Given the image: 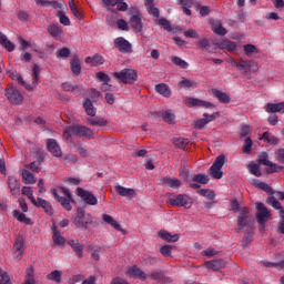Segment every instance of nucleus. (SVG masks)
<instances>
[{"instance_id":"nucleus-38","label":"nucleus","mask_w":284,"mask_h":284,"mask_svg":"<svg viewBox=\"0 0 284 284\" xmlns=\"http://www.w3.org/2000/svg\"><path fill=\"white\" fill-rule=\"evenodd\" d=\"M68 244L72 247L79 258L83 256V246L79 243V240H69Z\"/></svg>"},{"instance_id":"nucleus-46","label":"nucleus","mask_w":284,"mask_h":284,"mask_svg":"<svg viewBox=\"0 0 284 284\" xmlns=\"http://www.w3.org/2000/svg\"><path fill=\"white\" fill-rule=\"evenodd\" d=\"M247 170L250 172V174H253V176H261L262 173H261V163H255V162H251L248 165H247Z\"/></svg>"},{"instance_id":"nucleus-63","label":"nucleus","mask_w":284,"mask_h":284,"mask_svg":"<svg viewBox=\"0 0 284 284\" xmlns=\"http://www.w3.org/2000/svg\"><path fill=\"white\" fill-rule=\"evenodd\" d=\"M58 59H68L70 57V49L62 48L57 51Z\"/></svg>"},{"instance_id":"nucleus-44","label":"nucleus","mask_w":284,"mask_h":284,"mask_svg":"<svg viewBox=\"0 0 284 284\" xmlns=\"http://www.w3.org/2000/svg\"><path fill=\"white\" fill-rule=\"evenodd\" d=\"M179 88L190 89V88H199V83L194 80H189L185 78H181L179 81Z\"/></svg>"},{"instance_id":"nucleus-17","label":"nucleus","mask_w":284,"mask_h":284,"mask_svg":"<svg viewBox=\"0 0 284 284\" xmlns=\"http://www.w3.org/2000/svg\"><path fill=\"white\" fill-rule=\"evenodd\" d=\"M125 274L129 278H140V281H148V275L136 265L128 266Z\"/></svg>"},{"instance_id":"nucleus-19","label":"nucleus","mask_w":284,"mask_h":284,"mask_svg":"<svg viewBox=\"0 0 284 284\" xmlns=\"http://www.w3.org/2000/svg\"><path fill=\"white\" fill-rule=\"evenodd\" d=\"M47 148L52 153L53 156H63V152L61 151V146L54 139L47 140Z\"/></svg>"},{"instance_id":"nucleus-45","label":"nucleus","mask_w":284,"mask_h":284,"mask_svg":"<svg viewBox=\"0 0 284 284\" xmlns=\"http://www.w3.org/2000/svg\"><path fill=\"white\" fill-rule=\"evenodd\" d=\"M83 108H84L88 116H95L97 109H94V104H92V101H90V99L84 100Z\"/></svg>"},{"instance_id":"nucleus-15","label":"nucleus","mask_w":284,"mask_h":284,"mask_svg":"<svg viewBox=\"0 0 284 284\" xmlns=\"http://www.w3.org/2000/svg\"><path fill=\"white\" fill-rule=\"evenodd\" d=\"M203 116L204 118L199 119V120L195 121L194 126L197 130H203L207 123H212V121H215L216 119H219L221 116V113L220 112H215V113H213L211 115L207 114V113H204Z\"/></svg>"},{"instance_id":"nucleus-50","label":"nucleus","mask_w":284,"mask_h":284,"mask_svg":"<svg viewBox=\"0 0 284 284\" xmlns=\"http://www.w3.org/2000/svg\"><path fill=\"white\" fill-rule=\"evenodd\" d=\"M61 276L63 273L61 271H52L50 274L47 275V281H53L54 283H61Z\"/></svg>"},{"instance_id":"nucleus-64","label":"nucleus","mask_w":284,"mask_h":284,"mask_svg":"<svg viewBox=\"0 0 284 284\" xmlns=\"http://www.w3.org/2000/svg\"><path fill=\"white\" fill-rule=\"evenodd\" d=\"M275 159L280 163H284V149H280L275 151Z\"/></svg>"},{"instance_id":"nucleus-56","label":"nucleus","mask_w":284,"mask_h":284,"mask_svg":"<svg viewBox=\"0 0 284 284\" xmlns=\"http://www.w3.org/2000/svg\"><path fill=\"white\" fill-rule=\"evenodd\" d=\"M191 179L193 183H202L203 185L210 182V178H207L205 174H196L191 176Z\"/></svg>"},{"instance_id":"nucleus-14","label":"nucleus","mask_w":284,"mask_h":284,"mask_svg":"<svg viewBox=\"0 0 284 284\" xmlns=\"http://www.w3.org/2000/svg\"><path fill=\"white\" fill-rule=\"evenodd\" d=\"M75 194L88 205H97V203H99L97 196H94V194H92L90 191H85L84 189L78 187L75 190Z\"/></svg>"},{"instance_id":"nucleus-7","label":"nucleus","mask_w":284,"mask_h":284,"mask_svg":"<svg viewBox=\"0 0 284 284\" xmlns=\"http://www.w3.org/2000/svg\"><path fill=\"white\" fill-rule=\"evenodd\" d=\"M232 65L237 68V70H241L242 72H257L258 71V64L252 60L247 59H240V61L232 60Z\"/></svg>"},{"instance_id":"nucleus-47","label":"nucleus","mask_w":284,"mask_h":284,"mask_svg":"<svg viewBox=\"0 0 284 284\" xmlns=\"http://www.w3.org/2000/svg\"><path fill=\"white\" fill-rule=\"evenodd\" d=\"M105 60H103V57L101 55H94L92 58H87L85 59V62L89 63V65H93V67H97V65H103Z\"/></svg>"},{"instance_id":"nucleus-3","label":"nucleus","mask_w":284,"mask_h":284,"mask_svg":"<svg viewBox=\"0 0 284 284\" xmlns=\"http://www.w3.org/2000/svg\"><path fill=\"white\" fill-rule=\"evenodd\" d=\"M144 3L149 14H151L155 21H158V23L164 28V30L170 32V30H172V26L165 18L159 19V8L154 7V0H144Z\"/></svg>"},{"instance_id":"nucleus-34","label":"nucleus","mask_w":284,"mask_h":284,"mask_svg":"<svg viewBox=\"0 0 284 284\" xmlns=\"http://www.w3.org/2000/svg\"><path fill=\"white\" fill-rule=\"evenodd\" d=\"M178 3L182 7L184 14H186L187 17H192V11L190 10V8L194 6V0H178Z\"/></svg>"},{"instance_id":"nucleus-39","label":"nucleus","mask_w":284,"mask_h":284,"mask_svg":"<svg viewBox=\"0 0 284 284\" xmlns=\"http://www.w3.org/2000/svg\"><path fill=\"white\" fill-rule=\"evenodd\" d=\"M211 28L215 34H222V36L227 34V30L223 28V24L219 20H213L211 22Z\"/></svg>"},{"instance_id":"nucleus-60","label":"nucleus","mask_w":284,"mask_h":284,"mask_svg":"<svg viewBox=\"0 0 284 284\" xmlns=\"http://www.w3.org/2000/svg\"><path fill=\"white\" fill-rule=\"evenodd\" d=\"M252 138H246L242 146V152H244V154H250V152H252Z\"/></svg>"},{"instance_id":"nucleus-49","label":"nucleus","mask_w":284,"mask_h":284,"mask_svg":"<svg viewBox=\"0 0 284 284\" xmlns=\"http://www.w3.org/2000/svg\"><path fill=\"white\" fill-rule=\"evenodd\" d=\"M22 194L24 196H28V199L31 201V203H37V199L34 197V190H32V186H23L22 187Z\"/></svg>"},{"instance_id":"nucleus-4","label":"nucleus","mask_w":284,"mask_h":284,"mask_svg":"<svg viewBox=\"0 0 284 284\" xmlns=\"http://www.w3.org/2000/svg\"><path fill=\"white\" fill-rule=\"evenodd\" d=\"M112 75L114 79H118L120 83L132 84L136 79H139V74L134 69H123L119 72H113Z\"/></svg>"},{"instance_id":"nucleus-12","label":"nucleus","mask_w":284,"mask_h":284,"mask_svg":"<svg viewBox=\"0 0 284 284\" xmlns=\"http://www.w3.org/2000/svg\"><path fill=\"white\" fill-rule=\"evenodd\" d=\"M4 97L12 103V105H21L23 103V94L14 87H9L4 90Z\"/></svg>"},{"instance_id":"nucleus-51","label":"nucleus","mask_w":284,"mask_h":284,"mask_svg":"<svg viewBox=\"0 0 284 284\" xmlns=\"http://www.w3.org/2000/svg\"><path fill=\"white\" fill-rule=\"evenodd\" d=\"M22 284H37V280H34V270L32 267L27 268V275Z\"/></svg>"},{"instance_id":"nucleus-59","label":"nucleus","mask_w":284,"mask_h":284,"mask_svg":"<svg viewBox=\"0 0 284 284\" xmlns=\"http://www.w3.org/2000/svg\"><path fill=\"white\" fill-rule=\"evenodd\" d=\"M172 63H174V65H179V68H183V70H187L189 65L187 62H185V60L179 58V57H173L171 58Z\"/></svg>"},{"instance_id":"nucleus-57","label":"nucleus","mask_w":284,"mask_h":284,"mask_svg":"<svg viewBox=\"0 0 284 284\" xmlns=\"http://www.w3.org/2000/svg\"><path fill=\"white\" fill-rule=\"evenodd\" d=\"M69 8L75 19H79V20L83 19V16L79 11V9H77V4H74V0L69 1Z\"/></svg>"},{"instance_id":"nucleus-2","label":"nucleus","mask_w":284,"mask_h":284,"mask_svg":"<svg viewBox=\"0 0 284 284\" xmlns=\"http://www.w3.org/2000/svg\"><path fill=\"white\" fill-rule=\"evenodd\" d=\"M85 136V139H94V131L90 128L81 126V125H72L68 126L64 132L63 136L67 141H70L71 136Z\"/></svg>"},{"instance_id":"nucleus-58","label":"nucleus","mask_w":284,"mask_h":284,"mask_svg":"<svg viewBox=\"0 0 284 284\" xmlns=\"http://www.w3.org/2000/svg\"><path fill=\"white\" fill-rule=\"evenodd\" d=\"M71 70L73 74H81V61H79V58H74L71 61Z\"/></svg>"},{"instance_id":"nucleus-26","label":"nucleus","mask_w":284,"mask_h":284,"mask_svg":"<svg viewBox=\"0 0 284 284\" xmlns=\"http://www.w3.org/2000/svg\"><path fill=\"white\" fill-rule=\"evenodd\" d=\"M0 45L4 48L8 52H14V43L12 41L8 40V37L6 34L0 32Z\"/></svg>"},{"instance_id":"nucleus-53","label":"nucleus","mask_w":284,"mask_h":284,"mask_svg":"<svg viewBox=\"0 0 284 284\" xmlns=\"http://www.w3.org/2000/svg\"><path fill=\"white\" fill-rule=\"evenodd\" d=\"M197 194H200L201 196H204L209 201H214V197L216 196V194H214V191L210 189H201L197 191Z\"/></svg>"},{"instance_id":"nucleus-33","label":"nucleus","mask_w":284,"mask_h":284,"mask_svg":"<svg viewBox=\"0 0 284 284\" xmlns=\"http://www.w3.org/2000/svg\"><path fill=\"white\" fill-rule=\"evenodd\" d=\"M52 230H53V243H55V245H65V237H63L61 232H59V230L57 229V224L53 223Z\"/></svg>"},{"instance_id":"nucleus-24","label":"nucleus","mask_w":284,"mask_h":284,"mask_svg":"<svg viewBox=\"0 0 284 284\" xmlns=\"http://www.w3.org/2000/svg\"><path fill=\"white\" fill-rule=\"evenodd\" d=\"M161 181H162V185H166L172 190H179V187H181V180L176 178H163Z\"/></svg>"},{"instance_id":"nucleus-23","label":"nucleus","mask_w":284,"mask_h":284,"mask_svg":"<svg viewBox=\"0 0 284 284\" xmlns=\"http://www.w3.org/2000/svg\"><path fill=\"white\" fill-rule=\"evenodd\" d=\"M115 192L120 196H124L126 199H134V196H136V191H134V189H128V187L121 186V185L115 186Z\"/></svg>"},{"instance_id":"nucleus-42","label":"nucleus","mask_w":284,"mask_h":284,"mask_svg":"<svg viewBox=\"0 0 284 284\" xmlns=\"http://www.w3.org/2000/svg\"><path fill=\"white\" fill-rule=\"evenodd\" d=\"M62 90H64V92H72L73 94H81V87L77 84L73 85L70 82L62 83Z\"/></svg>"},{"instance_id":"nucleus-36","label":"nucleus","mask_w":284,"mask_h":284,"mask_svg":"<svg viewBox=\"0 0 284 284\" xmlns=\"http://www.w3.org/2000/svg\"><path fill=\"white\" fill-rule=\"evenodd\" d=\"M155 91L158 92V94H161L162 97H172V90H170V85L165 83H160L155 85Z\"/></svg>"},{"instance_id":"nucleus-37","label":"nucleus","mask_w":284,"mask_h":284,"mask_svg":"<svg viewBox=\"0 0 284 284\" xmlns=\"http://www.w3.org/2000/svg\"><path fill=\"white\" fill-rule=\"evenodd\" d=\"M9 187L13 196H17V194H19L20 185L19 180L16 176H9Z\"/></svg>"},{"instance_id":"nucleus-5","label":"nucleus","mask_w":284,"mask_h":284,"mask_svg":"<svg viewBox=\"0 0 284 284\" xmlns=\"http://www.w3.org/2000/svg\"><path fill=\"white\" fill-rule=\"evenodd\" d=\"M168 203L173 207H192V199L186 194L173 195L168 199Z\"/></svg>"},{"instance_id":"nucleus-21","label":"nucleus","mask_w":284,"mask_h":284,"mask_svg":"<svg viewBox=\"0 0 284 284\" xmlns=\"http://www.w3.org/2000/svg\"><path fill=\"white\" fill-rule=\"evenodd\" d=\"M264 109L268 114H274L276 112L284 114V102L267 103Z\"/></svg>"},{"instance_id":"nucleus-48","label":"nucleus","mask_w":284,"mask_h":284,"mask_svg":"<svg viewBox=\"0 0 284 284\" xmlns=\"http://www.w3.org/2000/svg\"><path fill=\"white\" fill-rule=\"evenodd\" d=\"M265 165H267L266 172L267 174H274V172H281L283 166L273 163L272 161H265Z\"/></svg>"},{"instance_id":"nucleus-9","label":"nucleus","mask_w":284,"mask_h":284,"mask_svg":"<svg viewBox=\"0 0 284 284\" xmlns=\"http://www.w3.org/2000/svg\"><path fill=\"white\" fill-rule=\"evenodd\" d=\"M61 190H62V193L67 195V197L59 196V193L54 189H52L51 192L54 199L59 201V203H61L62 207H64V210L70 212L72 210V205L70 203L74 202V200H72V194L68 189L62 187Z\"/></svg>"},{"instance_id":"nucleus-10","label":"nucleus","mask_w":284,"mask_h":284,"mask_svg":"<svg viewBox=\"0 0 284 284\" xmlns=\"http://www.w3.org/2000/svg\"><path fill=\"white\" fill-rule=\"evenodd\" d=\"M225 165V155H219L212 166L210 168V174L213 179H223V166Z\"/></svg>"},{"instance_id":"nucleus-62","label":"nucleus","mask_w":284,"mask_h":284,"mask_svg":"<svg viewBox=\"0 0 284 284\" xmlns=\"http://www.w3.org/2000/svg\"><path fill=\"white\" fill-rule=\"evenodd\" d=\"M88 122L90 123V125H100V128H103V125H108V121L99 118H90L88 119Z\"/></svg>"},{"instance_id":"nucleus-16","label":"nucleus","mask_w":284,"mask_h":284,"mask_svg":"<svg viewBox=\"0 0 284 284\" xmlns=\"http://www.w3.org/2000/svg\"><path fill=\"white\" fill-rule=\"evenodd\" d=\"M255 207L257 210L256 217L258 225H263V223H265V221H267L271 216L270 211L261 202L255 203Z\"/></svg>"},{"instance_id":"nucleus-28","label":"nucleus","mask_w":284,"mask_h":284,"mask_svg":"<svg viewBox=\"0 0 284 284\" xmlns=\"http://www.w3.org/2000/svg\"><path fill=\"white\" fill-rule=\"evenodd\" d=\"M260 140L268 145H278V138L270 132H264Z\"/></svg>"},{"instance_id":"nucleus-43","label":"nucleus","mask_w":284,"mask_h":284,"mask_svg":"<svg viewBox=\"0 0 284 284\" xmlns=\"http://www.w3.org/2000/svg\"><path fill=\"white\" fill-rule=\"evenodd\" d=\"M221 50H227L229 52H235L236 50V42H232L230 40H222L220 42Z\"/></svg>"},{"instance_id":"nucleus-40","label":"nucleus","mask_w":284,"mask_h":284,"mask_svg":"<svg viewBox=\"0 0 284 284\" xmlns=\"http://www.w3.org/2000/svg\"><path fill=\"white\" fill-rule=\"evenodd\" d=\"M253 185L266 192V194H274V190L265 182H261V180H253Z\"/></svg>"},{"instance_id":"nucleus-35","label":"nucleus","mask_w":284,"mask_h":284,"mask_svg":"<svg viewBox=\"0 0 284 284\" xmlns=\"http://www.w3.org/2000/svg\"><path fill=\"white\" fill-rule=\"evenodd\" d=\"M33 205H36V207H43L47 214H52V205H50V202L41 197H38L36 200V203H33Z\"/></svg>"},{"instance_id":"nucleus-20","label":"nucleus","mask_w":284,"mask_h":284,"mask_svg":"<svg viewBox=\"0 0 284 284\" xmlns=\"http://www.w3.org/2000/svg\"><path fill=\"white\" fill-rule=\"evenodd\" d=\"M102 3H104L106 8H114V6H116L120 12L128 10V3L123 2V0H102Z\"/></svg>"},{"instance_id":"nucleus-41","label":"nucleus","mask_w":284,"mask_h":284,"mask_svg":"<svg viewBox=\"0 0 284 284\" xmlns=\"http://www.w3.org/2000/svg\"><path fill=\"white\" fill-rule=\"evenodd\" d=\"M12 216L19 221V223H24L26 225H30L32 223V220H30L28 216H26L24 213H21L20 211L14 210L12 212Z\"/></svg>"},{"instance_id":"nucleus-61","label":"nucleus","mask_w":284,"mask_h":284,"mask_svg":"<svg viewBox=\"0 0 284 284\" xmlns=\"http://www.w3.org/2000/svg\"><path fill=\"white\" fill-rule=\"evenodd\" d=\"M160 253L162 256L170 258V256H172V246L168 244L160 246Z\"/></svg>"},{"instance_id":"nucleus-27","label":"nucleus","mask_w":284,"mask_h":284,"mask_svg":"<svg viewBox=\"0 0 284 284\" xmlns=\"http://www.w3.org/2000/svg\"><path fill=\"white\" fill-rule=\"evenodd\" d=\"M213 97L220 101V103H230L231 98L227 93L221 91V90H212Z\"/></svg>"},{"instance_id":"nucleus-6","label":"nucleus","mask_w":284,"mask_h":284,"mask_svg":"<svg viewBox=\"0 0 284 284\" xmlns=\"http://www.w3.org/2000/svg\"><path fill=\"white\" fill-rule=\"evenodd\" d=\"M266 203L271 205V207H274L275 210H278L280 212V222L277 224V232L280 234H284V210L283 206L281 205V202L276 200L274 196H268L266 199Z\"/></svg>"},{"instance_id":"nucleus-31","label":"nucleus","mask_w":284,"mask_h":284,"mask_svg":"<svg viewBox=\"0 0 284 284\" xmlns=\"http://www.w3.org/2000/svg\"><path fill=\"white\" fill-rule=\"evenodd\" d=\"M207 270H213L214 272L225 267V262L223 260H213V261H210V262H206L204 264Z\"/></svg>"},{"instance_id":"nucleus-55","label":"nucleus","mask_w":284,"mask_h":284,"mask_svg":"<svg viewBox=\"0 0 284 284\" xmlns=\"http://www.w3.org/2000/svg\"><path fill=\"white\" fill-rule=\"evenodd\" d=\"M244 53L246 57H252L253 54H258V48L254 44H245L244 47Z\"/></svg>"},{"instance_id":"nucleus-22","label":"nucleus","mask_w":284,"mask_h":284,"mask_svg":"<svg viewBox=\"0 0 284 284\" xmlns=\"http://www.w3.org/2000/svg\"><path fill=\"white\" fill-rule=\"evenodd\" d=\"M158 236H160V239H162V241H165L166 243H176V241H179V239H181V236L179 234H173L165 231V230H161L158 232Z\"/></svg>"},{"instance_id":"nucleus-52","label":"nucleus","mask_w":284,"mask_h":284,"mask_svg":"<svg viewBox=\"0 0 284 284\" xmlns=\"http://www.w3.org/2000/svg\"><path fill=\"white\" fill-rule=\"evenodd\" d=\"M48 32L49 34H51V37H59L60 34H63V29H61V27H59V24H50L48 28Z\"/></svg>"},{"instance_id":"nucleus-25","label":"nucleus","mask_w":284,"mask_h":284,"mask_svg":"<svg viewBox=\"0 0 284 284\" xmlns=\"http://www.w3.org/2000/svg\"><path fill=\"white\" fill-rule=\"evenodd\" d=\"M13 250H14V256H16L17 261H21V256H23V239L18 237L16 240Z\"/></svg>"},{"instance_id":"nucleus-30","label":"nucleus","mask_w":284,"mask_h":284,"mask_svg":"<svg viewBox=\"0 0 284 284\" xmlns=\"http://www.w3.org/2000/svg\"><path fill=\"white\" fill-rule=\"evenodd\" d=\"M130 24L135 30V32H141L143 30V22L141 16L135 14L130 19Z\"/></svg>"},{"instance_id":"nucleus-32","label":"nucleus","mask_w":284,"mask_h":284,"mask_svg":"<svg viewBox=\"0 0 284 284\" xmlns=\"http://www.w3.org/2000/svg\"><path fill=\"white\" fill-rule=\"evenodd\" d=\"M22 182L24 183V185H34V183H37V178L30 171L23 170Z\"/></svg>"},{"instance_id":"nucleus-11","label":"nucleus","mask_w":284,"mask_h":284,"mask_svg":"<svg viewBox=\"0 0 284 284\" xmlns=\"http://www.w3.org/2000/svg\"><path fill=\"white\" fill-rule=\"evenodd\" d=\"M73 223L79 230H88V225H92V217L85 216V211L79 207Z\"/></svg>"},{"instance_id":"nucleus-54","label":"nucleus","mask_w":284,"mask_h":284,"mask_svg":"<svg viewBox=\"0 0 284 284\" xmlns=\"http://www.w3.org/2000/svg\"><path fill=\"white\" fill-rule=\"evenodd\" d=\"M162 119L165 123H169L170 125H172L176 116L174 115V113H172V111H163Z\"/></svg>"},{"instance_id":"nucleus-8","label":"nucleus","mask_w":284,"mask_h":284,"mask_svg":"<svg viewBox=\"0 0 284 284\" xmlns=\"http://www.w3.org/2000/svg\"><path fill=\"white\" fill-rule=\"evenodd\" d=\"M252 215H250V209L248 207H241L240 214L237 216V229L244 230V227H252Z\"/></svg>"},{"instance_id":"nucleus-13","label":"nucleus","mask_w":284,"mask_h":284,"mask_svg":"<svg viewBox=\"0 0 284 284\" xmlns=\"http://www.w3.org/2000/svg\"><path fill=\"white\" fill-rule=\"evenodd\" d=\"M186 108H205L206 110H213L214 104L212 102L203 101L196 98H185L183 100Z\"/></svg>"},{"instance_id":"nucleus-18","label":"nucleus","mask_w":284,"mask_h":284,"mask_svg":"<svg viewBox=\"0 0 284 284\" xmlns=\"http://www.w3.org/2000/svg\"><path fill=\"white\" fill-rule=\"evenodd\" d=\"M114 45L120 52H123L124 54L132 52V43H130V41L125 40L123 37L116 38L114 40Z\"/></svg>"},{"instance_id":"nucleus-1","label":"nucleus","mask_w":284,"mask_h":284,"mask_svg":"<svg viewBox=\"0 0 284 284\" xmlns=\"http://www.w3.org/2000/svg\"><path fill=\"white\" fill-rule=\"evenodd\" d=\"M39 65L34 64V67L32 68V83L28 84L26 83V81H23V78L19 74H17V71L14 70H9L8 74L10 77V79H12V81H18V83H20V85H23V88H26V90H28L29 92H32L34 90V88H37V85H39Z\"/></svg>"},{"instance_id":"nucleus-29","label":"nucleus","mask_w":284,"mask_h":284,"mask_svg":"<svg viewBox=\"0 0 284 284\" xmlns=\"http://www.w3.org/2000/svg\"><path fill=\"white\" fill-rule=\"evenodd\" d=\"M102 221H104V223H106L108 225H111V227H113L114 230H118V232H121L123 230L121 229V224H119V222H116V220H114V217L109 214H102Z\"/></svg>"}]
</instances>
